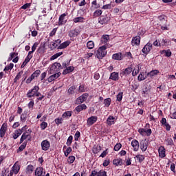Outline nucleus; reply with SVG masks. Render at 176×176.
I'll return each mask as SVG.
<instances>
[{"label":"nucleus","mask_w":176,"mask_h":176,"mask_svg":"<svg viewBox=\"0 0 176 176\" xmlns=\"http://www.w3.org/2000/svg\"><path fill=\"white\" fill-rule=\"evenodd\" d=\"M104 104L106 107H109L111 105V98L104 99Z\"/></svg>","instance_id":"09e8293b"},{"label":"nucleus","mask_w":176,"mask_h":176,"mask_svg":"<svg viewBox=\"0 0 176 176\" xmlns=\"http://www.w3.org/2000/svg\"><path fill=\"white\" fill-rule=\"evenodd\" d=\"M138 80H145V77L142 74H140L138 77Z\"/></svg>","instance_id":"338daca9"},{"label":"nucleus","mask_w":176,"mask_h":176,"mask_svg":"<svg viewBox=\"0 0 176 176\" xmlns=\"http://www.w3.org/2000/svg\"><path fill=\"white\" fill-rule=\"evenodd\" d=\"M28 137H30V135L28 134V132L23 133L21 138L20 144L23 143L24 142V140H27Z\"/></svg>","instance_id":"c85d7f7f"},{"label":"nucleus","mask_w":176,"mask_h":176,"mask_svg":"<svg viewBox=\"0 0 176 176\" xmlns=\"http://www.w3.org/2000/svg\"><path fill=\"white\" fill-rule=\"evenodd\" d=\"M152 43H148L142 50V53H144V54H148V53H149V52H151V50H152Z\"/></svg>","instance_id":"423d86ee"},{"label":"nucleus","mask_w":176,"mask_h":176,"mask_svg":"<svg viewBox=\"0 0 176 176\" xmlns=\"http://www.w3.org/2000/svg\"><path fill=\"white\" fill-rule=\"evenodd\" d=\"M112 58L113 60H122L123 59V54H122V53H117V54H114L112 56Z\"/></svg>","instance_id":"f3484780"},{"label":"nucleus","mask_w":176,"mask_h":176,"mask_svg":"<svg viewBox=\"0 0 176 176\" xmlns=\"http://www.w3.org/2000/svg\"><path fill=\"white\" fill-rule=\"evenodd\" d=\"M131 43H132V45L133 46H135V45L138 46V45L141 43V37H140V36H136L133 37L132 39Z\"/></svg>","instance_id":"9d476101"},{"label":"nucleus","mask_w":176,"mask_h":176,"mask_svg":"<svg viewBox=\"0 0 176 176\" xmlns=\"http://www.w3.org/2000/svg\"><path fill=\"white\" fill-rule=\"evenodd\" d=\"M97 122V117L96 116H91L87 119V124L88 126H93L94 123Z\"/></svg>","instance_id":"ddd939ff"},{"label":"nucleus","mask_w":176,"mask_h":176,"mask_svg":"<svg viewBox=\"0 0 176 176\" xmlns=\"http://www.w3.org/2000/svg\"><path fill=\"white\" fill-rule=\"evenodd\" d=\"M67 46H69V41H65L60 44L58 47V49H65V47H67Z\"/></svg>","instance_id":"c756f323"},{"label":"nucleus","mask_w":176,"mask_h":176,"mask_svg":"<svg viewBox=\"0 0 176 176\" xmlns=\"http://www.w3.org/2000/svg\"><path fill=\"white\" fill-rule=\"evenodd\" d=\"M110 79L112 80H118L119 79V74L116 72H113L111 74Z\"/></svg>","instance_id":"393cba45"},{"label":"nucleus","mask_w":176,"mask_h":176,"mask_svg":"<svg viewBox=\"0 0 176 176\" xmlns=\"http://www.w3.org/2000/svg\"><path fill=\"white\" fill-rule=\"evenodd\" d=\"M27 118H28V116H27L26 113H22L21 116V121H22L23 123H24V122L27 120Z\"/></svg>","instance_id":"58836bf2"},{"label":"nucleus","mask_w":176,"mask_h":176,"mask_svg":"<svg viewBox=\"0 0 176 176\" xmlns=\"http://www.w3.org/2000/svg\"><path fill=\"white\" fill-rule=\"evenodd\" d=\"M120 148H122V144L117 143L114 146V151H116V152H118L120 149Z\"/></svg>","instance_id":"49530a36"},{"label":"nucleus","mask_w":176,"mask_h":176,"mask_svg":"<svg viewBox=\"0 0 176 176\" xmlns=\"http://www.w3.org/2000/svg\"><path fill=\"white\" fill-rule=\"evenodd\" d=\"M115 120V117L110 116L108 118H107V123L108 124H112V123H114Z\"/></svg>","instance_id":"4c0bfd02"},{"label":"nucleus","mask_w":176,"mask_h":176,"mask_svg":"<svg viewBox=\"0 0 176 176\" xmlns=\"http://www.w3.org/2000/svg\"><path fill=\"white\" fill-rule=\"evenodd\" d=\"M108 151V148H107L105 151H104L101 155H100V157H105V156H107V155H108V152H107Z\"/></svg>","instance_id":"0e129e2a"},{"label":"nucleus","mask_w":176,"mask_h":176,"mask_svg":"<svg viewBox=\"0 0 176 176\" xmlns=\"http://www.w3.org/2000/svg\"><path fill=\"white\" fill-rule=\"evenodd\" d=\"M21 134H23V131H21V129L15 131L13 133L14 140H17V138H19V137H20Z\"/></svg>","instance_id":"6ab92c4d"},{"label":"nucleus","mask_w":176,"mask_h":176,"mask_svg":"<svg viewBox=\"0 0 176 176\" xmlns=\"http://www.w3.org/2000/svg\"><path fill=\"white\" fill-rule=\"evenodd\" d=\"M138 132L140 133V134H141V135H147L148 137H149V135L152 134V129L140 128L139 129Z\"/></svg>","instance_id":"20e7f679"},{"label":"nucleus","mask_w":176,"mask_h":176,"mask_svg":"<svg viewBox=\"0 0 176 176\" xmlns=\"http://www.w3.org/2000/svg\"><path fill=\"white\" fill-rule=\"evenodd\" d=\"M40 127H41V130H45V129H46V127H47V122H43L40 124Z\"/></svg>","instance_id":"8fccbe9b"},{"label":"nucleus","mask_w":176,"mask_h":176,"mask_svg":"<svg viewBox=\"0 0 176 176\" xmlns=\"http://www.w3.org/2000/svg\"><path fill=\"white\" fill-rule=\"evenodd\" d=\"M157 74H159V70L155 69L148 73L147 76L152 77V76H155V75H157Z\"/></svg>","instance_id":"2f4dec72"},{"label":"nucleus","mask_w":176,"mask_h":176,"mask_svg":"<svg viewBox=\"0 0 176 176\" xmlns=\"http://www.w3.org/2000/svg\"><path fill=\"white\" fill-rule=\"evenodd\" d=\"M28 8H31V3H27L21 6V9H28Z\"/></svg>","instance_id":"864d4df0"},{"label":"nucleus","mask_w":176,"mask_h":176,"mask_svg":"<svg viewBox=\"0 0 176 176\" xmlns=\"http://www.w3.org/2000/svg\"><path fill=\"white\" fill-rule=\"evenodd\" d=\"M70 152H72V148L68 147L65 152V155L66 156V157H68V155H69Z\"/></svg>","instance_id":"5fc2aeb1"},{"label":"nucleus","mask_w":176,"mask_h":176,"mask_svg":"<svg viewBox=\"0 0 176 176\" xmlns=\"http://www.w3.org/2000/svg\"><path fill=\"white\" fill-rule=\"evenodd\" d=\"M60 69H63V66H61V64L58 63H54L53 65H52L50 71L51 74L53 72L58 73V71H60Z\"/></svg>","instance_id":"f03ea898"},{"label":"nucleus","mask_w":176,"mask_h":176,"mask_svg":"<svg viewBox=\"0 0 176 176\" xmlns=\"http://www.w3.org/2000/svg\"><path fill=\"white\" fill-rule=\"evenodd\" d=\"M62 54H63V52H58L54 55H53L52 56H51L50 60H56V58H58V57H60V56H62Z\"/></svg>","instance_id":"473e14b6"},{"label":"nucleus","mask_w":176,"mask_h":176,"mask_svg":"<svg viewBox=\"0 0 176 176\" xmlns=\"http://www.w3.org/2000/svg\"><path fill=\"white\" fill-rule=\"evenodd\" d=\"M98 176H107V172L105 170H100L98 172Z\"/></svg>","instance_id":"6e6d98bb"},{"label":"nucleus","mask_w":176,"mask_h":176,"mask_svg":"<svg viewBox=\"0 0 176 176\" xmlns=\"http://www.w3.org/2000/svg\"><path fill=\"white\" fill-rule=\"evenodd\" d=\"M39 91V87L34 86V87L27 94V96L28 98H31V97H34V96L38 93Z\"/></svg>","instance_id":"39448f33"},{"label":"nucleus","mask_w":176,"mask_h":176,"mask_svg":"<svg viewBox=\"0 0 176 176\" xmlns=\"http://www.w3.org/2000/svg\"><path fill=\"white\" fill-rule=\"evenodd\" d=\"M98 172H97L96 170H93L90 176H98Z\"/></svg>","instance_id":"774afa93"},{"label":"nucleus","mask_w":176,"mask_h":176,"mask_svg":"<svg viewBox=\"0 0 176 176\" xmlns=\"http://www.w3.org/2000/svg\"><path fill=\"white\" fill-rule=\"evenodd\" d=\"M87 107L86 106V104H80L78 106H77L75 109V110L77 112H80L81 111H83V109H87Z\"/></svg>","instance_id":"aec40b11"},{"label":"nucleus","mask_w":176,"mask_h":176,"mask_svg":"<svg viewBox=\"0 0 176 176\" xmlns=\"http://www.w3.org/2000/svg\"><path fill=\"white\" fill-rule=\"evenodd\" d=\"M148 140L146 139L143 140L140 142V149L142 151V152H145L146 149H148Z\"/></svg>","instance_id":"1a4fd4ad"},{"label":"nucleus","mask_w":176,"mask_h":176,"mask_svg":"<svg viewBox=\"0 0 176 176\" xmlns=\"http://www.w3.org/2000/svg\"><path fill=\"white\" fill-rule=\"evenodd\" d=\"M87 47L88 49H93L94 47V42L90 41L87 43Z\"/></svg>","instance_id":"79ce46f5"},{"label":"nucleus","mask_w":176,"mask_h":176,"mask_svg":"<svg viewBox=\"0 0 176 176\" xmlns=\"http://www.w3.org/2000/svg\"><path fill=\"white\" fill-rule=\"evenodd\" d=\"M6 130H8V124L3 123L0 129V137L3 138L5 134H6Z\"/></svg>","instance_id":"0eeeda50"},{"label":"nucleus","mask_w":176,"mask_h":176,"mask_svg":"<svg viewBox=\"0 0 176 176\" xmlns=\"http://www.w3.org/2000/svg\"><path fill=\"white\" fill-rule=\"evenodd\" d=\"M131 72H133V69L131 67H127L122 71L120 75L122 76H127V75H130Z\"/></svg>","instance_id":"4468645a"},{"label":"nucleus","mask_w":176,"mask_h":176,"mask_svg":"<svg viewBox=\"0 0 176 176\" xmlns=\"http://www.w3.org/2000/svg\"><path fill=\"white\" fill-rule=\"evenodd\" d=\"M27 146V144L23 143L19 148L17 150V152H22V151H24L25 149V147Z\"/></svg>","instance_id":"ea45409f"},{"label":"nucleus","mask_w":176,"mask_h":176,"mask_svg":"<svg viewBox=\"0 0 176 176\" xmlns=\"http://www.w3.org/2000/svg\"><path fill=\"white\" fill-rule=\"evenodd\" d=\"M60 75H61V73L60 72H58L56 74L52 75L48 78V82H53V80H54L55 79H57V78H58Z\"/></svg>","instance_id":"2eb2a0df"},{"label":"nucleus","mask_w":176,"mask_h":176,"mask_svg":"<svg viewBox=\"0 0 176 176\" xmlns=\"http://www.w3.org/2000/svg\"><path fill=\"white\" fill-rule=\"evenodd\" d=\"M76 89V87H75V86H72L71 87H69L67 90L68 94H74Z\"/></svg>","instance_id":"c9c22d12"},{"label":"nucleus","mask_w":176,"mask_h":176,"mask_svg":"<svg viewBox=\"0 0 176 176\" xmlns=\"http://www.w3.org/2000/svg\"><path fill=\"white\" fill-rule=\"evenodd\" d=\"M63 118H71L72 116V111H67L63 114Z\"/></svg>","instance_id":"f704fd0d"},{"label":"nucleus","mask_w":176,"mask_h":176,"mask_svg":"<svg viewBox=\"0 0 176 176\" xmlns=\"http://www.w3.org/2000/svg\"><path fill=\"white\" fill-rule=\"evenodd\" d=\"M33 74L35 76L36 78H38V76H39V75H41V70L38 69L36 70Z\"/></svg>","instance_id":"e2e57ef3"},{"label":"nucleus","mask_w":176,"mask_h":176,"mask_svg":"<svg viewBox=\"0 0 176 176\" xmlns=\"http://www.w3.org/2000/svg\"><path fill=\"white\" fill-rule=\"evenodd\" d=\"M11 171H12V173H14V174H18L19 171H20V168L14 166L11 170Z\"/></svg>","instance_id":"37998d69"},{"label":"nucleus","mask_w":176,"mask_h":176,"mask_svg":"<svg viewBox=\"0 0 176 176\" xmlns=\"http://www.w3.org/2000/svg\"><path fill=\"white\" fill-rule=\"evenodd\" d=\"M34 171V166L32 165H28L26 168V174H32V172Z\"/></svg>","instance_id":"cd10ccee"},{"label":"nucleus","mask_w":176,"mask_h":176,"mask_svg":"<svg viewBox=\"0 0 176 176\" xmlns=\"http://www.w3.org/2000/svg\"><path fill=\"white\" fill-rule=\"evenodd\" d=\"M31 60V58H30V56H28L25 60L23 61V63H22L21 68H24L25 65H27V64H28V63H30Z\"/></svg>","instance_id":"bb28decb"},{"label":"nucleus","mask_w":176,"mask_h":176,"mask_svg":"<svg viewBox=\"0 0 176 176\" xmlns=\"http://www.w3.org/2000/svg\"><path fill=\"white\" fill-rule=\"evenodd\" d=\"M83 20H85V19L82 16H79V17H76L74 19V23H83Z\"/></svg>","instance_id":"e433bc0d"},{"label":"nucleus","mask_w":176,"mask_h":176,"mask_svg":"<svg viewBox=\"0 0 176 176\" xmlns=\"http://www.w3.org/2000/svg\"><path fill=\"white\" fill-rule=\"evenodd\" d=\"M102 14V11L101 10H98L94 13V17H98V16H101Z\"/></svg>","instance_id":"a18cd8bd"},{"label":"nucleus","mask_w":176,"mask_h":176,"mask_svg":"<svg viewBox=\"0 0 176 176\" xmlns=\"http://www.w3.org/2000/svg\"><path fill=\"white\" fill-rule=\"evenodd\" d=\"M164 54L166 57H170L171 56V52L170 50H163L162 54Z\"/></svg>","instance_id":"3c124183"},{"label":"nucleus","mask_w":176,"mask_h":176,"mask_svg":"<svg viewBox=\"0 0 176 176\" xmlns=\"http://www.w3.org/2000/svg\"><path fill=\"white\" fill-rule=\"evenodd\" d=\"M131 146H133V151H135V152H137V151L140 149V142H138L137 140H133L131 142Z\"/></svg>","instance_id":"9b49d317"},{"label":"nucleus","mask_w":176,"mask_h":176,"mask_svg":"<svg viewBox=\"0 0 176 176\" xmlns=\"http://www.w3.org/2000/svg\"><path fill=\"white\" fill-rule=\"evenodd\" d=\"M87 97H89V94H82L76 100V104H77V105H79V104L85 102V101L87 100Z\"/></svg>","instance_id":"7ed1b4c3"},{"label":"nucleus","mask_w":176,"mask_h":176,"mask_svg":"<svg viewBox=\"0 0 176 176\" xmlns=\"http://www.w3.org/2000/svg\"><path fill=\"white\" fill-rule=\"evenodd\" d=\"M50 46H51V49L53 50L54 49H56V47H57V46H58V45L56 44L55 42H52L50 43Z\"/></svg>","instance_id":"052dcab7"},{"label":"nucleus","mask_w":176,"mask_h":176,"mask_svg":"<svg viewBox=\"0 0 176 176\" xmlns=\"http://www.w3.org/2000/svg\"><path fill=\"white\" fill-rule=\"evenodd\" d=\"M79 137H80V132L76 131L74 135L75 141H78V140H79Z\"/></svg>","instance_id":"4d7b16f0"},{"label":"nucleus","mask_w":176,"mask_h":176,"mask_svg":"<svg viewBox=\"0 0 176 176\" xmlns=\"http://www.w3.org/2000/svg\"><path fill=\"white\" fill-rule=\"evenodd\" d=\"M113 164L115 166H122L123 164V162L122 161V159H116L113 160Z\"/></svg>","instance_id":"a878e982"},{"label":"nucleus","mask_w":176,"mask_h":176,"mask_svg":"<svg viewBox=\"0 0 176 176\" xmlns=\"http://www.w3.org/2000/svg\"><path fill=\"white\" fill-rule=\"evenodd\" d=\"M13 67H14V65L13 63H10L9 65L6 66V67L3 69V72H6V71L13 69Z\"/></svg>","instance_id":"72a5a7b5"},{"label":"nucleus","mask_w":176,"mask_h":176,"mask_svg":"<svg viewBox=\"0 0 176 176\" xmlns=\"http://www.w3.org/2000/svg\"><path fill=\"white\" fill-rule=\"evenodd\" d=\"M63 122V118H56L55 119V123H56V124H61V123Z\"/></svg>","instance_id":"680f3d73"},{"label":"nucleus","mask_w":176,"mask_h":176,"mask_svg":"<svg viewBox=\"0 0 176 176\" xmlns=\"http://www.w3.org/2000/svg\"><path fill=\"white\" fill-rule=\"evenodd\" d=\"M67 14H68V13H63L59 16V21H58L59 25H62V24H64V19L65 16H67Z\"/></svg>","instance_id":"5701e85b"},{"label":"nucleus","mask_w":176,"mask_h":176,"mask_svg":"<svg viewBox=\"0 0 176 176\" xmlns=\"http://www.w3.org/2000/svg\"><path fill=\"white\" fill-rule=\"evenodd\" d=\"M21 74H23V72H20L17 74L14 80V82H17V80L21 78Z\"/></svg>","instance_id":"603ef678"},{"label":"nucleus","mask_w":176,"mask_h":176,"mask_svg":"<svg viewBox=\"0 0 176 176\" xmlns=\"http://www.w3.org/2000/svg\"><path fill=\"white\" fill-rule=\"evenodd\" d=\"M72 140H74V138L72 137V135H70L67 141V146H69V145H71L72 144Z\"/></svg>","instance_id":"de8ad7c7"},{"label":"nucleus","mask_w":176,"mask_h":176,"mask_svg":"<svg viewBox=\"0 0 176 176\" xmlns=\"http://www.w3.org/2000/svg\"><path fill=\"white\" fill-rule=\"evenodd\" d=\"M67 162L70 164H72V163H74L75 162V156H74V155L69 156L67 159Z\"/></svg>","instance_id":"c03bdc74"},{"label":"nucleus","mask_w":176,"mask_h":176,"mask_svg":"<svg viewBox=\"0 0 176 176\" xmlns=\"http://www.w3.org/2000/svg\"><path fill=\"white\" fill-rule=\"evenodd\" d=\"M109 21V17L107 16H101L99 18L100 24H107V22Z\"/></svg>","instance_id":"f8f14e48"},{"label":"nucleus","mask_w":176,"mask_h":176,"mask_svg":"<svg viewBox=\"0 0 176 176\" xmlns=\"http://www.w3.org/2000/svg\"><path fill=\"white\" fill-rule=\"evenodd\" d=\"M108 41H109V35H104L102 38H101V42L102 43H107V42H108Z\"/></svg>","instance_id":"7c9ffc66"},{"label":"nucleus","mask_w":176,"mask_h":176,"mask_svg":"<svg viewBox=\"0 0 176 176\" xmlns=\"http://www.w3.org/2000/svg\"><path fill=\"white\" fill-rule=\"evenodd\" d=\"M78 34L79 33L76 30H72L69 32V36H70V38H75V36H78Z\"/></svg>","instance_id":"412c9836"},{"label":"nucleus","mask_w":176,"mask_h":176,"mask_svg":"<svg viewBox=\"0 0 176 176\" xmlns=\"http://www.w3.org/2000/svg\"><path fill=\"white\" fill-rule=\"evenodd\" d=\"M74 69V67L73 66H69L63 71V74L67 75V74H70V72H72Z\"/></svg>","instance_id":"4be33fe9"},{"label":"nucleus","mask_w":176,"mask_h":176,"mask_svg":"<svg viewBox=\"0 0 176 176\" xmlns=\"http://www.w3.org/2000/svg\"><path fill=\"white\" fill-rule=\"evenodd\" d=\"M158 152L160 157H166V149L164 146L160 147Z\"/></svg>","instance_id":"dca6fc26"},{"label":"nucleus","mask_w":176,"mask_h":176,"mask_svg":"<svg viewBox=\"0 0 176 176\" xmlns=\"http://www.w3.org/2000/svg\"><path fill=\"white\" fill-rule=\"evenodd\" d=\"M139 163H142L145 160V156L142 155H137L135 157Z\"/></svg>","instance_id":"b1692460"},{"label":"nucleus","mask_w":176,"mask_h":176,"mask_svg":"<svg viewBox=\"0 0 176 176\" xmlns=\"http://www.w3.org/2000/svg\"><path fill=\"white\" fill-rule=\"evenodd\" d=\"M38 45H39V43H38L37 42L34 43L32 47V51L35 52V50H36V47H38Z\"/></svg>","instance_id":"13d9d810"},{"label":"nucleus","mask_w":176,"mask_h":176,"mask_svg":"<svg viewBox=\"0 0 176 176\" xmlns=\"http://www.w3.org/2000/svg\"><path fill=\"white\" fill-rule=\"evenodd\" d=\"M123 98V92H120L117 95V100L120 101Z\"/></svg>","instance_id":"bf43d9fd"},{"label":"nucleus","mask_w":176,"mask_h":176,"mask_svg":"<svg viewBox=\"0 0 176 176\" xmlns=\"http://www.w3.org/2000/svg\"><path fill=\"white\" fill-rule=\"evenodd\" d=\"M78 91H80V93H84V91H85V86L84 85H80L79 86Z\"/></svg>","instance_id":"69168bd1"},{"label":"nucleus","mask_w":176,"mask_h":176,"mask_svg":"<svg viewBox=\"0 0 176 176\" xmlns=\"http://www.w3.org/2000/svg\"><path fill=\"white\" fill-rule=\"evenodd\" d=\"M35 175L36 176H45L43 174V168H37L35 170Z\"/></svg>","instance_id":"a211bd4d"},{"label":"nucleus","mask_w":176,"mask_h":176,"mask_svg":"<svg viewBox=\"0 0 176 176\" xmlns=\"http://www.w3.org/2000/svg\"><path fill=\"white\" fill-rule=\"evenodd\" d=\"M37 52L40 53V54L45 53V45L40 46L37 50Z\"/></svg>","instance_id":"a19ab883"},{"label":"nucleus","mask_w":176,"mask_h":176,"mask_svg":"<svg viewBox=\"0 0 176 176\" xmlns=\"http://www.w3.org/2000/svg\"><path fill=\"white\" fill-rule=\"evenodd\" d=\"M41 148L43 151H49L50 148V142L47 141V140H43L41 142Z\"/></svg>","instance_id":"6e6552de"},{"label":"nucleus","mask_w":176,"mask_h":176,"mask_svg":"<svg viewBox=\"0 0 176 176\" xmlns=\"http://www.w3.org/2000/svg\"><path fill=\"white\" fill-rule=\"evenodd\" d=\"M107 45L100 47L98 50L96 52V56L97 58H102L107 55Z\"/></svg>","instance_id":"f257e3e1"}]
</instances>
